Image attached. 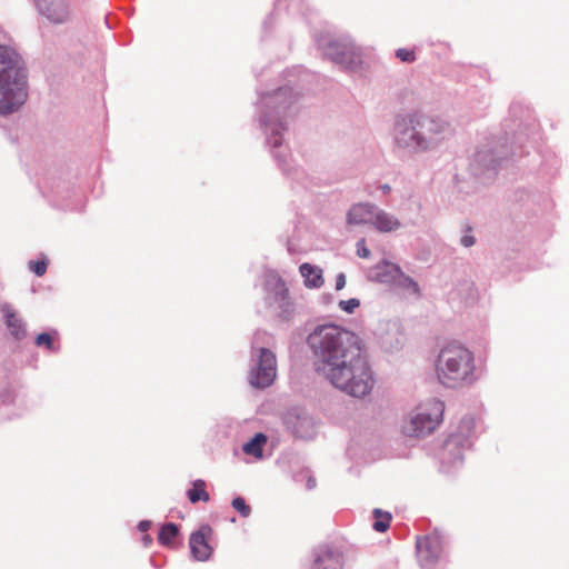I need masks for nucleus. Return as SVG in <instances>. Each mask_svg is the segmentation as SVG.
I'll return each instance as SVG.
<instances>
[{
	"label": "nucleus",
	"instance_id": "6",
	"mask_svg": "<svg viewBox=\"0 0 569 569\" xmlns=\"http://www.w3.org/2000/svg\"><path fill=\"white\" fill-rule=\"evenodd\" d=\"M326 54L345 68L356 69L361 64V54L351 42H332L326 49Z\"/></svg>",
	"mask_w": 569,
	"mask_h": 569
},
{
	"label": "nucleus",
	"instance_id": "28",
	"mask_svg": "<svg viewBox=\"0 0 569 569\" xmlns=\"http://www.w3.org/2000/svg\"><path fill=\"white\" fill-rule=\"evenodd\" d=\"M30 269L38 276L41 277L47 271V262L46 261H30Z\"/></svg>",
	"mask_w": 569,
	"mask_h": 569
},
{
	"label": "nucleus",
	"instance_id": "24",
	"mask_svg": "<svg viewBox=\"0 0 569 569\" xmlns=\"http://www.w3.org/2000/svg\"><path fill=\"white\" fill-rule=\"evenodd\" d=\"M397 286L410 290L415 295H419V286L418 283L412 280L411 278L405 276L400 271V276L397 278L396 282Z\"/></svg>",
	"mask_w": 569,
	"mask_h": 569
},
{
	"label": "nucleus",
	"instance_id": "33",
	"mask_svg": "<svg viewBox=\"0 0 569 569\" xmlns=\"http://www.w3.org/2000/svg\"><path fill=\"white\" fill-rule=\"evenodd\" d=\"M315 486H316V481H315V479H311V478H310V479L308 480V487L311 489V488H313Z\"/></svg>",
	"mask_w": 569,
	"mask_h": 569
},
{
	"label": "nucleus",
	"instance_id": "1",
	"mask_svg": "<svg viewBox=\"0 0 569 569\" xmlns=\"http://www.w3.org/2000/svg\"><path fill=\"white\" fill-rule=\"evenodd\" d=\"M317 358L316 369L333 387L352 397H365L375 378L361 339L337 325L317 327L308 337Z\"/></svg>",
	"mask_w": 569,
	"mask_h": 569
},
{
	"label": "nucleus",
	"instance_id": "34",
	"mask_svg": "<svg viewBox=\"0 0 569 569\" xmlns=\"http://www.w3.org/2000/svg\"><path fill=\"white\" fill-rule=\"evenodd\" d=\"M150 541H151V539H150L148 536H146V537H144V542H146V543H150Z\"/></svg>",
	"mask_w": 569,
	"mask_h": 569
},
{
	"label": "nucleus",
	"instance_id": "22",
	"mask_svg": "<svg viewBox=\"0 0 569 569\" xmlns=\"http://www.w3.org/2000/svg\"><path fill=\"white\" fill-rule=\"evenodd\" d=\"M373 529L378 532H385L389 529L391 522V515L389 512H385L380 509L373 510Z\"/></svg>",
	"mask_w": 569,
	"mask_h": 569
},
{
	"label": "nucleus",
	"instance_id": "13",
	"mask_svg": "<svg viewBox=\"0 0 569 569\" xmlns=\"http://www.w3.org/2000/svg\"><path fill=\"white\" fill-rule=\"evenodd\" d=\"M343 555L340 550L323 546L319 548L312 569H342Z\"/></svg>",
	"mask_w": 569,
	"mask_h": 569
},
{
	"label": "nucleus",
	"instance_id": "21",
	"mask_svg": "<svg viewBox=\"0 0 569 569\" xmlns=\"http://www.w3.org/2000/svg\"><path fill=\"white\" fill-rule=\"evenodd\" d=\"M267 442V437L263 433H257L249 442L243 446V451L247 455L254 457H262V447Z\"/></svg>",
	"mask_w": 569,
	"mask_h": 569
},
{
	"label": "nucleus",
	"instance_id": "32",
	"mask_svg": "<svg viewBox=\"0 0 569 569\" xmlns=\"http://www.w3.org/2000/svg\"><path fill=\"white\" fill-rule=\"evenodd\" d=\"M149 528H150V522L149 521H141L139 523V529L141 531H147Z\"/></svg>",
	"mask_w": 569,
	"mask_h": 569
},
{
	"label": "nucleus",
	"instance_id": "8",
	"mask_svg": "<svg viewBox=\"0 0 569 569\" xmlns=\"http://www.w3.org/2000/svg\"><path fill=\"white\" fill-rule=\"evenodd\" d=\"M283 423L288 431L297 438H308L312 433V421L300 409L291 408L283 415Z\"/></svg>",
	"mask_w": 569,
	"mask_h": 569
},
{
	"label": "nucleus",
	"instance_id": "2",
	"mask_svg": "<svg viewBox=\"0 0 569 569\" xmlns=\"http://www.w3.org/2000/svg\"><path fill=\"white\" fill-rule=\"evenodd\" d=\"M27 100V74L21 57L0 46V114L17 111Z\"/></svg>",
	"mask_w": 569,
	"mask_h": 569
},
{
	"label": "nucleus",
	"instance_id": "11",
	"mask_svg": "<svg viewBox=\"0 0 569 569\" xmlns=\"http://www.w3.org/2000/svg\"><path fill=\"white\" fill-rule=\"evenodd\" d=\"M419 117L420 122H417V124L421 131H425L427 149L442 141L450 133L449 127L445 121L427 116L419 114Z\"/></svg>",
	"mask_w": 569,
	"mask_h": 569
},
{
	"label": "nucleus",
	"instance_id": "26",
	"mask_svg": "<svg viewBox=\"0 0 569 569\" xmlns=\"http://www.w3.org/2000/svg\"><path fill=\"white\" fill-rule=\"evenodd\" d=\"M231 505L244 518L248 517L251 512V508L247 505L242 497H236Z\"/></svg>",
	"mask_w": 569,
	"mask_h": 569
},
{
	"label": "nucleus",
	"instance_id": "23",
	"mask_svg": "<svg viewBox=\"0 0 569 569\" xmlns=\"http://www.w3.org/2000/svg\"><path fill=\"white\" fill-rule=\"evenodd\" d=\"M38 347H46L50 351H57L59 349L54 343V337L51 333L42 332L39 333L34 341Z\"/></svg>",
	"mask_w": 569,
	"mask_h": 569
},
{
	"label": "nucleus",
	"instance_id": "31",
	"mask_svg": "<svg viewBox=\"0 0 569 569\" xmlns=\"http://www.w3.org/2000/svg\"><path fill=\"white\" fill-rule=\"evenodd\" d=\"M346 286V277L343 273L338 274L336 280V289L341 290Z\"/></svg>",
	"mask_w": 569,
	"mask_h": 569
},
{
	"label": "nucleus",
	"instance_id": "10",
	"mask_svg": "<svg viewBox=\"0 0 569 569\" xmlns=\"http://www.w3.org/2000/svg\"><path fill=\"white\" fill-rule=\"evenodd\" d=\"M37 6L41 14L53 23H64L71 14L69 0H38Z\"/></svg>",
	"mask_w": 569,
	"mask_h": 569
},
{
	"label": "nucleus",
	"instance_id": "35",
	"mask_svg": "<svg viewBox=\"0 0 569 569\" xmlns=\"http://www.w3.org/2000/svg\"><path fill=\"white\" fill-rule=\"evenodd\" d=\"M383 190H385V191H388V190H389V187H388V186H385V187H383Z\"/></svg>",
	"mask_w": 569,
	"mask_h": 569
},
{
	"label": "nucleus",
	"instance_id": "30",
	"mask_svg": "<svg viewBox=\"0 0 569 569\" xmlns=\"http://www.w3.org/2000/svg\"><path fill=\"white\" fill-rule=\"evenodd\" d=\"M475 242H476V239L473 236L466 234L461 238V244L465 247H471L475 244Z\"/></svg>",
	"mask_w": 569,
	"mask_h": 569
},
{
	"label": "nucleus",
	"instance_id": "20",
	"mask_svg": "<svg viewBox=\"0 0 569 569\" xmlns=\"http://www.w3.org/2000/svg\"><path fill=\"white\" fill-rule=\"evenodd\" d=\"M179 533V528L174 523H166L161 527L158 541L166 547H173L174 539Z\"/></svg>",
	"mask_w": 569,
	"mask_h": 569
},
{
	"label": "nucleus",
	"instance_id": "19",
	"mask_svg": "<svg viewBox=\"0 0 569 569\" xmlns=\"http://www.w3.org/2000/svg\"><path fill=\"white\" fill-rule=\"evenodd\" d=\"M187 497L191 503L199 501L208 502L210 495L207 490V482L202 479H197L192 482V487L187 491Z\"/></svg>",
	"mask_w": 569,
	"mask_h": 569
},
{
	"label": "nucleus",
	"instance_id": "7",
	"mask_svg": "<svg viewBox=\"0 0 569 569\" xmlns=\"http://www.w3.org/2000/svg\"><path fill=\"white\" fill-rule=\"evenodd\" d=\"M276 357L273 352L262 348L260 350L258 369L251 377V383L259 388L270 386L276 378Z\"/></svg>",
	"mask_w": 569,
	"mask_h": 569
},
{
	"label": "nucleus",
	"instance_id": "18",
	"mask_svg": "<svg viewBox=\"0 0 569 569\" xmlns=\"http://www.w3.org/2000/svg\"><path fill=\"white\" fill-rule=\"evenodd\" d=\"M371 224H373L375 228L381 232H390L398 229L400 222L393 216L376 209Z\"/></svg>",
	"mask_w": 569,
	"mask_h": 569
},
{
	"label": "nucleus",
	"instance_id": "29",
	"mask_svg": "<svg viewBox=\"0 0 569 569\" xmlns=\"http://www.w3.org/2000/svg\"><path fill=\"white\" fill-rule=\"evenodd\" d=\"M357 254L363 259L370 257V250L367 248L366 240L363 238L357 242Z\"/></svg>",
	"mask_w": 569,
	"mask_h": 569
},
{
	"label": "nucleus",
	"instance_id": "16",
	"mask_svg": "<svg viewBox=\"0 0 569 569\" xmlns=\"http://www.w3.org/2000/svg\"><path fill=\"white\" fill-rule=\"evenodd\" d=\"M376 207L370 204L358 203L350 208L347 214L349 224H367L372 223Z\"/></svg>",
	"mask_w": 569,
	"mask_h": 569
},
{
	"label": "nucleus",
	"instance_id": "3",
	"mask_svg": "<svg viewBox=\"0 0 569 569\" xmlns=\"http://www.w3.org/2000/svg\"><path fill=\"white\" fill-rule=\"evenodd\" d=\"M475 369L472 352L458 343L445 346L440 350L436 362L438 380L450 388L472 382Z\"/></svg>",
	"mask_w": 569,
	"mask_h": 569
},
{
	"label": "nucleus",
	"instance_id": "17",
	"mask_svg": "<svg viewBox=\"0 0 569 569\" xmlns=\"http://www.w3.org/2000/svg\"><path fill=\"white\" fill-rule=\"evenodd\" d=\"M299 270L308 288H320L323 284L322 270L320 268L306 262L300 266Z\"/></svg>",
	"mask_w": 569,
	"mask_h": 569
},
{
	"label": "nucleus",
	"instance_id": "5",
	"mask_svg": "<svg viewBox=\"0 0 569 569\" xmlns=\"http://www.w3.org/2000/svg\"><path fill=\"white\" fill-rule=\"evenodd\" d=\"M417 122H420L419 114L406 116L397 121L396 141L400 147L415 150H426L425 131H421Z\"/></svg>",
	"mask_w": 569,
	"mask_h": 569
},
{
	"label": "nucleus",
	"instance_id": "15",
	"mask_svg": "<svg viewBox=\"0 0 569 569\" xmlns=\"http://www.w3.org/2000/svg\"><path fill=\"white\" fill-rule=\"evenodd\" d=\"M2 312L10 335L17 340L23 339L27 336V329L23 320L10 306H4L2 308Z\"/></svg>",
	"mask_w": 569,
	"mask_h": 569
},
{
	"label": "nucleus",
	"instance_id": "14",
	"mask_svg": "<svg viewBox=\"0 0 569 569\" xmlns=\"http://www.w3.org/2000/svg\"><path fill=\"white\" fill-rule=\"evenodd\" d=\"M400 268L391 262L382 261L370 270V279L381 283H395L400 276Z\"/></svg>",
	"mask_w": 569,
	"mask_h": 569
},
{
	"label": "nucleus",
	"instance_id": "12",
	"mask_svg": "<svg viewBox=\"0 0 569 569\" xmlns=\"http://www.w3.org/2000/svg\"><path fill=\"white\" fill-rule=\"evenodd\" d=\"M417 556L422 565L435 562L441 553V541L436 535L419 537L416 542Z\"/></svg>",
	"mask_w": 569,
	"mask_h": 569
},
{
	"label": "nucleus",
	"instance_id": "9",
	"mask_svg": "<svg viewBox=\"0 0 569 569\" xmlns=\"http://www.w3.org/2000/svg\"><path fill=\"white\" fill-rule=\"evenodd\" d=\"M212 536V528L202 525L196 532H192L189 539L190 551L194 560L206 561L212 553V547L209 539Z\"/></svg>",
	"mask_w": 569,
	"mask_h": 569
},
{
	"label": "nucleus",
	"instance_id": "25",
	"mask_svg": "<svg viewBox=\"0 0 569 569\" xmlns=\"http://www.w3.org/2000/svg\"><path fill=\"white\" fill-rule=\"evenodd\" d=\"M396 57H397V59H399L401 62H405V63H412L417 59L416 51L413 49H409V48L397 49Z\"/></svg>",
	"mask_w": 569,
	"mask_h": 569
},
{
	"label": "nucleus",
	"instance_id": "27",
	"mask_svg": "<svg viewBox=\"0 0 569 569\" xmlns=\"http://www.w3.org/2000/svg\"><path fill=\"white\" fill-rule=\"evenodd\" d=\"M359 306L360 301L356 298L349 300H341L339 302V307L348 313H352Z\"/></svg>",
	"mask_w": 569,
	"mask_h": 569
},
{
	"label": "nucleus",
	"instance_id": "4",
	"mask_svg": "<svg viewBox=\"0 0 569 569\" xmlns=\"http://www.w3.org/2000/svg\"><path fill=\"white\" fill-rule=\"evenodd\" d=\"M445 403L432 399L420 405L415 412L403 421L401 431L407 437H423L436 430L441 423Z\"/></svg>",
	"mask_w": 569,
	"mask_h": 569
}]
</instances>
